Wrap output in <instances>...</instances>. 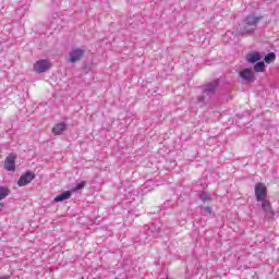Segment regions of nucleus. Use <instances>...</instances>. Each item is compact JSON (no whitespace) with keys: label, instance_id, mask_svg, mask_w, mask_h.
<instances>
[{"label":"nucleus","instance_id":"f257e3e1","mask_svg":"<svg viewBox=\"0 0 279 279\" xmlns=\"http://www.w3.org/2000/svg\"><path fill=\"white\" fill-rule=\"evenodd\" d=\"M201 88L203 95L197 97V101L198 104H204V101H206V97H210L217 93V88H219V80L206 83L202 85Z\"/></svg>","mask_w":279,"mask_h":279},{"label":"nucleus","instance_id":"f03ea898","mask_svg":"<svg viewBox=\"0 0 279 279\" xmlns=\"http://www.w3.org/2000/svg\"><path fill=\"white\" fill-rule=\"evenodd\" d=\"M255 197L257 202H263L267 197V186L265 183H257L255 185Z\"/></svg>","mask_w":279,"mask_h":279},{"label":"nucleus","instance_id":"7ed1b4c3","mask_svg":"<svg viewBox=\"0 0 279 279\" xmlns=\"http://www.w3.org/2000/svg\"><path fill=\"white\" fill-rule=\"evenodd\" d=\"M36 173L32 171H26L24 174H22L17 181V186H27V184L32 183L33 180H35Z\"/></svg>","mask_w":279,"mask_h":279},{"label":"nucleus","instance_id":"20e7f679","mask_svg":"<svg viewBox=\"0 0 279 279\" xmlns=\"http://www.w3.org/2000/svg\"><path fill=\"white\" fill-rule=\"evenodd\" d=\"M7 171H16V155L10 154L4 160Z\"/></svg>","mask_w":279,"mask_h":279},{"label":"nucleus","instance_id":"39448f33","mask_svg":"<svg viewBox=\"0 0 279 279\" xmlns=\"http://www.w3.org/2000/svg\"><path fill=\"white\" fill-rule=\"evenodd\" d=\"M239 75L243 82H246L247 84H252V82H256V74H254V71H240Z\"/></svg>","mask_w":279,"mask_h":279},{"label":"nucleus","instance_id":"423d86ee","mask_svg":"<svg viewBox=\"0 0 279 279\" xmlns=\"http://www.w3.org/2000/svg\"><path fill=\"white\" fill-rule=\"evenodd\" d=\"M84 58V49L76 48L70 52V62H80Z\"/></svg>","mask_w":279,"mask_h":279},{"label":"nucleus","instance_id":"0eeeda50","mask_svg":"<svg viewBox=\"0 0 279 279\" xmlns=\"http://www.w3.org/2000/svg\"><path fill=\"white\" fill-rule=\"evenodd\" d=\"M259 202H262V210L265 216L268 217V219H271V217H274V209H271V203L267 199Z\"/></svg>","mask_w":279,"mask_h":279},{"label":"nucleus","instance_id":"6e6552de","mask_svg":"<svg viewBox=\"0 0 279 279\" xmlns=\"http://www.w3.org/2000/svg\"><path fill=\"white\" fill-rule=\"evenodd\" d=\"M51 62L47 60H39L34 64V71H49Z\"/></svg>","mask_w":279,"mask_h":279},{"label":"nucleus","instance_id":"1a4fd4ad","mask_svg":"<svg viewBox=\"0 0 279 279\" xmlns=\"http://www.w3.org/2000/svg\"><path fill=\"white\" fill-rule=\"evenodd\" d=\"M262 59L263 57L259 52H251L246 54V62H250V64H256V62H259Z\"/></svg>","mask_w":279,"mask_h":279},{"label":"nucleus","instance_id":"9d476101","mask_svg":"<svg viewBox=\"0 0 279 279\" xmlns=\"http://www.w3.org/2000/svg\"><path fill=\"white\" fill-rule=\"evenodd\" d=\"M63 132H66V123L64 122L58 123L52 128V134L57 136H60Z\"/></svg>","mask_w":279,"mask_h":279},{"label":"nucleus","instance_id":"9b49d317","mask_svg":"<svg viewBox=\"0 0 279 279\" xmlns=\"http://www.w3.org/2000/svg\"><path fill=\"white\" fill-rule=\"evenodd\" d=\"M263 21V17L260 16H255V15H247L245 19V24L246 25H258Z\"/></svg>","mask_w":279,"mask_h":279},{"label":"nucleus","instance_id":"f8f14e48","mask_svg":"<svg viewBox=\"0 0 279 279\" xmlns=\"http://www.w3.org/2000/svg\"><path fill=\"white\" fill-rule=\"evenodd\" d=\"M73 193L71 191H65L61 194H59L57 197H54V202L59 203V202H64V199H71V195Z\"/></svg>","mask_w":279,"mask_h":279},{"label":"nucleus","instance_id":"ddd939ff","mask_svg":"<svg viewBox=\"0 0 279 279\" xmlns=\"http://www.w3.org/2000/svg\"><path fill=\"white\" fill-rule=\"evenodd\" d=\"M8 195H10V189H8L5 186H0V202H1V199H5V197H8Z\"/></svg>","mask_w":279,"mask_h":279},{"label":"nucleus","instance_id":"4468645a","mask_svg":"<svg viewBox=\"0 0 279 279\" xmlns=\"http://www.w3.org/2000/svg\"><path fill=\"white\" fill-rule=\"evenodd\" d=\"M266 64H271L276 60V53L270 52L264 58Z\"/></svg>","mask_w":279,"mask_h":279},{"label":"nucleus","instance_id":"2eb2a0df","mask_svg":"<svg viewBox=\"0 0 279 279\" xmlns=\"http://www.w3.org/2000/svg\"><path fill=\"white\" fill-rule=\"evenodd\" d=\"M86 186V182L82 181L80 183H76V185L72 189V193H75L76 191H82Z\"/></svg>","mask_w":279,"mask_h":279},{"label":"nucleus","instance_id":"dca6fc26","mask_svg":"<svg viewBox=\"0 0 279 279\" xmlns=\"http://www.w3.org/2000/svg\"><path fill=\"white\" fill-rule=\"evenodd\" d=\"M199 199L202 202H210V199L213 198L210 197V194H208L207 192H203L199 194Z\"/></svg>","mask_w":279,"mask_h":279},{"label":"nucleus","instance_id":"f3484780","mask_svg":"<svg viewBox=\"0 0 279 279\" xmlns=\"http://www.w3.org/2000/svg\"><path fill=\"white\" fill-rule=\"evenodd\" d=\"M265 70V62H257L254 66V71H264Z\"/></svg>","mask_w":279,"mask_h":279},{"label":"nucleus","instance_id":"a211bd4d","mask_svg":"<svg viewBox=\"0 0 279 279\" xmlns=\"http://www.w3.org/2000/svg\"><path fill=\"white\" fill-rule=\"evenodd\" d=\"M205 213H208L210 215V213H213V208L210 207H204Z\"/></svg>","mask_w":279,"mask_h":279},{"label":"nucleus","instance_id":"6ab92c4d","mask_svg":"<svg viewBox=\"0 0 279 279\" xmlns=\"http://www.w3.org/2000/svg\"><path fill=\"white\" fill-rule=\"evenodd\" d=\"M0 279H10V276H2Z\"/></svg>","mask_w":279,"mask_h":279},{"label":"nucleus","instance_id":"aec40b11","mask_svg":"<svg viewBox=\"0 0 279 279\" xmlns=\"http://www.w3.org/2000/svg\"><path fill=\"white\" fill-rule=\"evenodd\" d=\"M3 206H4V204L0 203V210H3Z\"/></svg>","mask_w":279,"mask_h":279},{"label":"nucleus","instance_id":"412c9836","mask_svg":"<svg viewBox=\"0 0 279 279\" xmlns=\"http://www.w3.org/2000/svg\"><path fill=\"white\" fill-rule=\"evenodd\" d=\"M159 233H160V230H158V231L154 234V236H158Z\"/></svg>","mask_w":279,"mask_h":279},{"label":"nucleus","instance_id":"4be33fe9","mask_svg":"<svg viewBox=\"0 0 279 279\" xmlns=\"http://www.w3.org/2000/svg\"><path fill=\"white\" fill-rule=\"evenodd\" d=\"M244 71H250V69H244Z\"/></svg>","mask_w":279,"mask_h":279},{"label":"nucleus","instance_id":"5701e85b","mask_svg":"<svg viewBox=\"0 0 279 279\" xmlns=\"http://www.w3.org/2000/svg\"><path fill=\"white\" fill-rule=\"evenodd\" d=\"M37 73H43V71H38Z\"/></svg>","mask_w":279,"mask_h":279}]
</instances>
